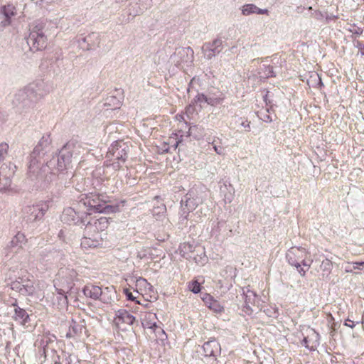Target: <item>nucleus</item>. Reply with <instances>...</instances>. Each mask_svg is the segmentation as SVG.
<instances>
[{
	"label": "nucleus",
	"instance_id": "41",
	"mask_svg": "<svg viewBox=\"0 0 364 364\" xmlns=\"http://www.w3.org/2000/svg\"><path fill=\"white\" fill-rule=\"evenodd\" d=\"M215 44L216 45H220L221 44V41L220 40H217L214 42Z\"/></svg>",
	"mask_w": 364,
	"mask_h": 364
},
{
	"label": "nucleus",
	"instance_id": "9",
	"mask_svg": "<svg viewBox=\"0 0 364 364\" xmlns=\"http://www.w3.org/2000/svg\"><path fill=\"white\" fill-rule=\"evenodd\" d=\"M109 226V220L106 217H101L97 220L88 222L85 228V233L92 237H102L101 232L106 230Z\"/></svg>",
	"mask_w": 364,
	"mask_h": 364
},
{
	"label": "nucleus",
	"instance_id": "18",
	"mask_svg": "<svg viewBox=\"0 0 364 364\" xmlns=\"http://www.w3.org/2000/svg\"><path fill=\"white\" fill-rule=\"evenodd\" d=\"M82 291L87 297H90L93 299H98L102 294L101 288L92 284H87L85 286Z\"/></svg>",
	"mask_w": 364,
	"mask_h": 364
},
{
	"label": "nucleus",
	"instance_id": "26",
	"mask_svg": "<svg viewBox=\"0 0 364 364\" xmlns=\"http://www.w3.org/2000/svg\"><path fill=\"white\" fill-rule=\"evenodd\" d=\"M10 186L11 180L9 178H0V192H6Z\"/></svg>",
	"mask_w": 364,
	"mask_h": 364
},
{
	"label": "nucleus",
	"instance_id": "16",
	"mask_svg": "<svg viewBox=\"0 0 364 364\" xmlns=\"http://www.w3.org/2000/svg\"><path fill=\"white\" fill-rule=\"evenodd\" d=\"M194 243L185 242L181 243L179 246V253L185 258L191 259L193 257V253L196 250Z\"/></svg>",
	"mask_w": 364,
	"mask_h": 364
},
{
	"label": "nucleus",
	"instance_id": "6",
	"mask_svg": "<svg viewBox=\"0 0 364 364\" xmlns=\"http://www.w3.org/2000/svg\"><path fill=\"white\" fill-rule=\"evenodd\" d=\"M107 156L110 159L112 163L109 166H112L114 169L120 168L122 164H124L127 158L126 146L121 143L115 142L107 153Z\"/></svg>",
	"mask_w": 364,
	"mask_h": 364
},
{
	"label": "nucleus",
	"instance_id": "34",
	"mask_svg": "<svg viewBox=\"0 0 364 364\" xmlns=\"http://www.w3.org/2000/svg\"><path fill=\"white\" fill-rule=\"evenodd\" d=\"M16 315L22 318L23 321H25L28 317V315L26 314L25 311L21 309H16Z\"/></svg>",
	"mask_w": 364,
	"mask_h": 364
},
{
	"label": "nucleus",
	"instance_id": "8",
	"mask_svg": "<svg viewBox=\"0 0 364 364\" xmlns=\"http://www.w3.org/2000/svg\"><path fill=\"white\" fill-rule=\"evenodd\" d=\"M203 201L202 196L195 190L189 191L185 196V200L181 201L182 215L187 219L190 212L194 210Z\"/></svg>",
	"mask_w": 364,
	"mask_h": 364
},
{
	"label": "nucleus",
	"instance_id": "29",
	"mask_svg": "<svg viewBox=\"0 0 364 364\" xmlns=\"http://www.w3.org/2000/svg\"><path fill=\"white\" fill-rule=\"evenodd\" d=\"M332 266V262L328 259H326L322 261L321 264V268L323 271L329 272Z\"/></svg>",
	"mask_w": 364,
	"mask_h": 364
},
{
	"label": "nucleus",
	"instance_id": "24",
	"mask_svg": "<svg viewBox=\"0 0 364 364\" xmlns=\"http://www.w3.org/2000/svg\"><path fill=\"white\" fill-rule=\"evenodd\" d=\"M256 302V294L250 290H247L245 293L246 307L250 309V304H255Z\"/></svg>",
	"mask_w": 364,
	"mask_h": 364
},
{
	"label": "nucleus",
	"instance_id": "21",
	"mask_svg": "<svg viewBox=\"0 0 364 364\" xmlns=\"http://www.w3.org/2000/svg\"><path fill=\"white\" fill-rule=\"evenodd\" d=\"M21 294L23 295H32L36 291L34 283L31 280H23L22 284Z\"/></svg>",
	"mask_w": 364,
	"mask_h": 364
},
{
	"label": "nucleus",
	"instance_id": "11",
	"mask_svg": "<svg viewBox=\"0 0 364 364\" xmlns=\"http://www.w3.org/2000/svg\"><path fill=\"white\" fill-rule=\"evenodd\" d=\"M28 44L33 51L41 50L46 47L47 38L42 31H33L28 38Z\"/></svg>",
	"mask_w": 364,
	"mask_h": 364
},
{
	"label": "nucleus",
	"instance_id": "37",
	"mask_svg": "<svg viewBox=\"0 0 364 364\" xmlns=\"http://www.w3.org/2000/svg\"><path fill=\"white\" fill-rule=\"evenodd\" d=\"M241 126H242L243 127L247 129V131H250V122H248L247 120L244 121V122H242Z\"/></svg>",
	"mask_w": 364,
	"mask_h": 364
},
{
	"label": "nucleus",
	"instance_id": "43",
	"mask_svg": "<svg viewBox=\"0 0 364 364\" xmlns=\"http://www.w3.org/2000/svg\"><path fill=\"white\" fill-rule=\"evenodd\" d=\"M191 109V106H190V107L188 108V110L189 111Z\"/></svg>",
	"mask_w": 364,
	"mask_h": 364
},
{
	"label": "nucleus",
	"instance_id": "7",
	"mask_svg": "<svg viewBox=\"0 0 364 364\" xmlns=\"http://www.w3.org/2000/svg\"><path fill=\"white\" fill-rule=\"evenodd\" d=\"M49 205L47 202H41L36 205L28 206L24 210V218L27 222L35 223L43 220Z\"/></svg>",
	"mask_w": 364,
	"mask_h": 364
},
{
	"label": "nucleus",
	"instance_id": "13",
	"mask_svg": "<svg viewBox=\"0 0 364 364\" xmlns=\"http://www.w3.org/2000/svg\"><path fill=\"white\" fill-rule=\"evenodd\" d=\"M319 334L313 328H309L306 336L303 339V343L306 348L311 350H314L319 345Z\"/></svg>",
	"mask_w": 364,
	"mask_h": 364
},
{
	"label": "nucleus",
	"instance_id": "32",
	"mask_svg": "<svg viewBox=\"0 0 364 364\" xmlns=\"http://www.w3.org/2000/svg\"><path fill=\"white\" fill-rule=\"evenodd\" d=\"M11 23V20L3 16V18L0 21V28L4 29Z\"/></svg>",
	"mask_w": 364,
	"mask_h": 364
},
{
	"label": "nucleus",
	"instance_id": "27",
	"mask_svg": "<svg viewBox=\"0 0 364 364\" xmlns=\"http://www.w3.org/2000/svg\"><path fill=\"white\" fill-rule=\"evenodd\" d=\"M188 289L194 294H197L200 291V285L197 281H193L188 284Z\"/></svg>",
	"mask_w": 364,
	"mask_h": 364
},
{
	"label": "nucleus",
	"instance_id": "30",
	"mask_svg": "<svg viewBox=\"0 0 364 364\" xmlns=\"http://www.w3.org/2000/svg\"><path fill=\"white\" fill-rule=\"evenodd\" d=\"M22 284H23V281L21 282H20L18 281H14V282H11V287L13 290L18 291L19 293L21 294V289H22Z\"/></svg>",
	"mask_w": 364,
	"mask_h": 364
},
{
	"label": "nucleus",
	"instance_id": "33",
	"mask_svg": "<svg viewBox=\"0 0 364 364\" xmlns=\"http://www.w3.org/2000/svg\"><path fill=\"white\" fill-rule=\"evenodd\" d=\"M195 101L200 103L206 102L208 104H211V102L204 95H198L195 99Z\"/></svg>",
	"mask_w": 364,
	"mask_h": 364
},
{
	"label": "nucleus",
	"instance_id": "38",
	"mask_svg": "<svg viewBox=\"0 0 364 364\" xmlns=\"http://www.w3.org/2000/svg\"><path fill=\"white\" fill-rule=\"evenodd\" d=\"M345 325L351 328H353L355 326V323L349 319L346 321Z\"/></svg>",
	"mask_w": 364,
	"mask_h": 364
},
{
	"label": "nucleus",
	"instance_id": "20",
	"mask_svg": "<svg viewBox=\"0 0 364 364\" xmlns=\"http://www.w3.org/2000/svg\"><path fill=\"white\" fill-rule=\"evenodd\" d=\"M241 11L242 14L245 16H248L252 14H264L267 13V9H259L252 4L244 5L242 7Z\"/></svg>",
	"mask_w": 364,
	"mask_h": 364
},
{
	"label": "nucleus",
	"instance_id": "40",
	"mask_svg": "<svg viewBox=\"0 0 364 364\" xmlns=\"http://www.w3.org/2000/svg\"><path fill=\"white\" fill-rule=\"evenodd\" d=\"M72 288V283H68L66 287V289L69 290Z\"/></svg>",
	"mask_w": 364,
	"mask_h": 364
},
{
	"label": "nucleus",
	"instance_id": "31",
	"mask_svg": "<svg viewBox=\"0 0 364 364\" xmlns=\"http://www.w3.org/2000/svg\"><path fill=\"white\" fill-rule=\"evenodd\" d=\"M9 144L5 142L0 144V157H4L8 152Z\"/></svg>",
	"mask_w": 364,
	"mask_h": 364
},
{
	"label": "nucleus",
	"instance_id": "35",
	"mask_svg": "<svg viewBox=\"0 0 364 364\" xmlns=\"http://www.w3.org/2000/svg\"><path fill=\"white\" fill-rule=\"evenodd\" d=\"M262 119L265 122H271L273 121L272 117L268 114H263L262 117Z\"/></svg>",
	"mask_w": 364,
	"mask_h": 364
},
{
	"label": "nucleus",
	"instance_id": "42",
	"mask_svg": "<svg viewBox=\"0 0 364 364\" xmlns=\"http://www.w3.org/2000/svg\"><path fill=\"white\" fill-rule=\"evenodd\" d=\"M174 146H175V148H176L178 146V142Z\"/></svg>",
	"mask_w": 364,
	"mask_h": 364
},
{
	"label": "nucleus",
	"instance_id": "25",
	"mask_svg": "<svg viewBox=\"0 0 364 364\" xmlns=\"http://www.w3.org/2000/svg\"><path fill=\"white\" fill-rule=\"evenodd\" d=\"M191 259H193L195 262L199 265H203L207 261V257L203 250L200 251V254H198L196 256L193 255Z\"/></svg>",
	"mask_w": 364,
	"mask_h": 364
},
{
	"label": "nucleus",
	"instance_id": "22",
	"mask_svg": "<svg viewBox=\"0 0 364 364\" xmlns=\"http://www.w3.org/2000/svg\"><path fill=\"white\" fill-rule=\"evenodd\" d=\"M1 12L4 16L9 18L10 20L17 14V10L15 6L12 4H8L2 7Z\"/></svg>",
	"mask_w": 364,
	"mask_h": 364
},
{
	"label": "nucleus",
	"instance_id": "1",
	"mask_svg": "<svg viewBox=\"0 0 364 364\" xmlns=\"http://www.w3.org/2000/svg\"><path fill=\"white\" fill-rule=\"evenodd\" d=\"M109 202V198L105 195L90 193L80 196L77 206L82 208L86 215L90 214V211L112 213L119 210V205L103 206Z\"/></svg>",
	"mask_w": 364,
	"mask_h": 364
},
{
	"label": "nucleus",
	"instance_id": "5",
	"mask_svg": "<svg viewBox=\"0 0 364 364\" xmlns=\"http://www.w3.org/2000/svg\"><path fill=\"white\" fill-rule=\"evenodd\" d=\"M49 146L48 139L42 137L38 144L36 146L30 156L29 168L35 172L43 162V159L46 152V149Z\"/></svg>",
	"mask_w": 364,
	"mask_h": 364
},
{
	"label": "nucleus",
	"instance_id": "36",
	"mask_svg": "<svg viewBox=\"0 0 364 364\" xmlns=\"http://www.w3.org/2000/svg\"><path fill=\"white\" fill-rule=\"evenodd\" d=\"M213 149L215 150V151L218 154H223V149L221 147V146H217L216 145H215L213 146Z\"/></svg>",
	"mask_w": 364,
	"mask_h": 364
},
{
	"label": "nucleus",
	"instance_id": "2",
	"mask_svg": "<svg viewBox=\"0 0 364 364\" xmlns=\"http://www.w3.org/2000/svg\"><path fill=\"white\" fill-rule=\"evenodd\" d=\"M79 147L73 144H67L60 150L59 154L50 160L48 163V167L52 170L54 174H60L64 171L71 167L72 158H76L77 151Z\"/></svg>",
	"mask_w": 364,
	"mask_h": 364
},
{
	"label": "nucleus",
	"instance_id": "17",
	"mask_svg": "<svg viewBox=\"0 0 364 364\" xmlns=\"http://www.w3.org/2000/svg\"><path fill=\"white\" fill-rule=\"evenodd\" d=\"M206 306L215 313H222L224 307L217 300L214 299L211 296L206 295L203 298Z\"/></svg>",
	"mask_w": 364,
	"mask_h": 364
},
{
	"label": "nucleus",
	"instance_id": "19",
	"mask_svg": "<svg viewBox=\"0 0 364 364\" xmlns=\"http://www.w3.org/2000/svg\"><path fill=\"white\" fill-rule=\"evenodd\" d=\"M102 237H92L86 235L82 240L81 245L85 247H96L101 245Z\"/></svg>",
	"mask_w": 364,
	"mask_h": 364
},
{
	"label": "nucleus",
	"instance_id": "10",
	"mask_svg": "<svg viewBox=\"0 0 364 364\" xmlns=\"http://www.w3.org/2000/svg\"><path fill=\"white\" fill-rule=\"evenodd\" d=\"M78 209L79 210L77 212L72 207L65 208L61 215L62 221L70 225L85 223V221L83 218V215L85 214V210L82 208H80L78 207Z\"/></svg>",
	"mask_w": 364,
	"mask_h": 364
},
{
	"label": "nucleus",
	"instance_id": "12",
	"mask_svg": "<svg viewBox=\"0 0 364 364\" xmlns=\"http://www.w3.org/2000/svg\"><path fill=\"white\" fill-rule=\"evenodd\" d=\"M134 320L135 318L124 309L117 311L114 317V323L120 328L132 325Z\"/></svg>",
	"mask_w": 364,
	"mask_h": 364
},
{
	"label": "nucleus",
	"instance_id": "28",
	"mask_svg": "<svg viewBox=\"0 0 364 364\" xmlns=\"http://www.w3.org/2000/svg\"><path fill=\"white\" fill-rule=\"evenodd\" d=\"M124 292L127 296V298L130 301H135L136 303L139 304V301L136 300V294H133L132 291H130L128 289H124Z\"/></svg>",
	"mask_w": 364,
	"mask_h": 364
},
{
	"label": "nucleus",
	"instance_id": "14",
	"mask_svg": "<svg viewBox=\"0 0 364 364\" xmlns=\"http://www.w3.org/2000/svg\"><path fill=\"white\" fill-rule=\"evenodd\" d=\"M203 348L205 356H215L220 353V346L215 339L205 342Z\"/></svg>",
	"mask_w": 364,
	"mask_h": 364
},
{
	"label": "nucleus",
	"instance_id": "15",
	"mask_svg": "<svg viewBox=\"0 0 364 364\" xmlns=\"http://www.w3.org/2000/svg\"><path fill=\"white\" fill-rule=\"evenodd\" d=\"M135 282L136 294H140L144 296L153 291V287L147 282L146 279L142 277L137 278Z\"/></svg>",
	"mask_w": 364,
	"mask_h": 364
},
{
	"label": "nucleus",
	"instance_id": "23",
	"mask_svg": "<svg viewBox=\"0 0 364 364\" xmlns=\"http://www.w3.org/2000/svg\"><path fill=\"white\" fill-rule=\"evenodd\" d=\"M356 269H364V261L363 262H347L345 267V272L347 273H353Z\"/></svg>",
	"mask_w": 364,
	"mask_h": 364
},
{
	"label": "nucleus",
	"instance_id": "39",
	"mask_svg": "<svg viewBox=\"0 0 364 364\" xmlns=\"http://www.w3.org/2000/svg\"><path fill=\"white\" fill-rule=\"evenodd\" d=\"M56 290H57L58 293L59 294L62 295V296H63V295H64V293H65V291L64 289H58V288H56Z\"/></svg>",
	"mask_w": 364,
	"mask_h": 364
},
{
	"label": "nucleus",
	"instance_id": "3",
	"mask_svg": "<svg viewBox=\"0 0 364 364\" xmlns=\"http://www.w3.org/2000/svg\"><path fill=\"white\" fill-rule=\"evenodd\" d=\"M286 257L288 262L295 267L301 276L305 275L313 262L310 252L301 247H291L287 251Z\"/></svg>",
	"mask_w": 364,
	"mask_h": 364
},
{
	"label": "nucleus",
	"instance_id": "4",
	"mask_svg": "<svg viewBox=\"0 0 364 364\" xmlns=\"http://www.w3.org/2000/svg\"><path fill=\"white\" fill-rule=\"evenodd\" d=\"M141 323L143 326L150 331V333H154V336L151 337V339H160L164 340L166 338V333L164 329L157 325L158 318L156 314L154 313H145L141 316Z\"/></svg>",
	"mask_w": 364,
	"mask_h": 364
}]
</instances>
